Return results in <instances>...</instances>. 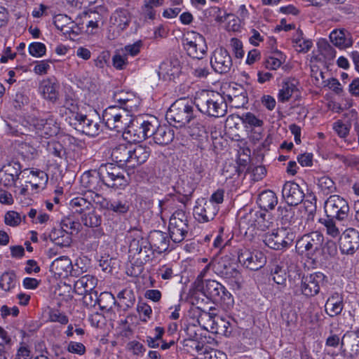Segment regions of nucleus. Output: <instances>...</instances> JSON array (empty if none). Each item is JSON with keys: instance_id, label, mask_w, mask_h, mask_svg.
<instances>
[{"instance_id": "79ce46f5", "label": "nucleus", "mask_w": 359, "mask_h": 359, "mask_svg": "<svg viewBox=\"0 0 359 359\" xmlns=\"http://www.w3.org/2000/svg\"><path fill=\"white\" fill-rule=\"evenodd\" d=\"M316 184L320 191L325 195L337 191L335 183L329 176L324 175L316 178Z\"/></svg>"}, {"instance_id": "cd10ccee", "label": "nucleus", "mask_w": 359, "mask_h": 359, "mask_svg": "<svg viewBox=\"0 0 359 359\" xmlns=\"http://www.w3.org/2000/svg\"><path fill=\"white\" fill-rule=\"evenodd\" d=\"M131 152V144H121L116 146L111 151V158L120 167L128 168L129 154Z\"/></svg>"}, {"instance_id": "dca6fc26", "label": "nucleus", "mask_w": 359, "mask_h": 359, "mask_svg": "<svg viewBox=\"0 0 359 359\" xmlns=\"http://www.w3.org/2000/svg\"><path fill=\"white\" fill-rule=\"evenodd\" d=\"M210 65L216 72L222 74L230 72L233 62L229 53L226 49L219 48L213 52Z\"/></svg>"}, {"instance_id": "f8f14e48", "label": "nucleus", "mask_w": 359, "mask_h": 359, "mask_svg": "<svg viewBox=\"0 0 359 359\" xmlns=\"http://www.w3.org/2000/svg\"><path fill=\"white\" fill-rule=\"evenodd\" d=\"M326 216L339 221L347 219L349 212L348 202L339 195H331L325 202Z\"/></svg>"}, {"instance_id": "72a5a7b5", "label": "nucleus", "mask_w": 359, "mask_h": 359, "mask_svg": "<svg viewBox=\"0 0 359 359\" xmlns=\"http://www.w3.org/2000/svg\"><path fill=\"white\" fill-rule=\"evenodd\" d=\"M296 205H288L279 206L278 208V218L280 220L283 225L289 226L295 224L297 218L295 217Z\"/></svg>"}, {"instance_id": "f3484780", "label": "nucleus", "mask_w": 359, "mask_h": 359, "mask_svg": "<svg viewBox=\"0 0 359 359\" xmlns=\"http://www.w3.org/2000/svg\"><path fill=\"white\" fill-rule=\"evenodd\" d=\"M183 41L184 48L190 57L200 60L206 53L208 48L205 39L201 34H194L191 39L186 38Z\"/></svg>"}, {"instance_id": "f704fd0d", "label": "nucleus", "mask_w": 359, "mask_h": 359, "mask_svg": "<svg viewBox=\"0 0 359 359\" xmlns=\"http://www.w3.org/2000/svg\"><path fill=\"white\" fill-rule=\"evenodd\" d=\"M325 308V312L330 317L339 315L344 308L342 297L337 293L334 294L327 300Z\"/></svg>"}, {"instance_id": "a19ab883", "label": "nucleus", "mask_w": 359, "mask_h": 359, "mask_svg": "<svg viewBox=\"0 0 359 359\" xmlns=\"http://www.w3.org/2000/svg\"><path fill=\"white\" fill-rule=\"evenodd\" d=\"M114 98L115 101L121 104L119 107H122L128 111H133L136 107L134 95L130 93H124L123 92L116 93Z\"/></svg>"}, {"instance_id": "69168bd1", "label": "nucleus", "mask_w": 359, "mask_h": 359, "mask_svg": "<svg viewBox=\"0 0 359 359\" xmlns=\"http://www.w3.org/2000/svg\"><path fill=\"white\" fill-rule=\"evenodd\" d=\"M48 150L51 154L60 158L65 154V149L59 142H50L48 145Z\"/></svg>"}, {"instance_id": "09e8293b", "label": "nucleus", "mask_w": 359, "mask_h": 359, "mask_svg": "<svg viewBox=\"0 0 359 359\" xmlns=\"http://www.w3.org/2000/svg\"><path fill=\"white\" fill-rule=\"evenodd\" d=\"M195 67H192L193 75L198 79H205L210 74L208 62L197 60Z\"/></svg>"}, {"instance_id": "58836bf2", "label": "nucleus", "mask_w": 359, "mask_h": 359, "mask_svg": "<svg viewBox=\"0 0 359 359\" xmlns=\"http://www.w3.org/2000/svg\"><path fill=\"white\" fill-rule=\"evenodd\" d=\"M53 23L55 27L60 30L64 34L74 32V22L67 15L59 14L54 17Z\"/></svg>"}, {"instance_id": "39448f33", "label": "nucleus", "mask_w": 359, "mask_h": 359, "mask_svg": "<svg viewBox=\"0 0 359 359\" xmlns=\"http://www.w3.org/2000/svg\"><path fill=\"white\" fill-rule=\"evenodd\" d=\"M194 107L185 98L176 100L166 112L168 123L175 128H182L194 118Z\"/></svg>"}, {"instance_id": "7ed1b4c3", "label": "nucleus", "mask_w": 359, "mask_h": 359, "mask_svg": "<svg viewBox=\"0 0 359 359\" xmlns=\"http://www.w3.org/2000/svg\"><path fill=\"white\" fill-rule=\"evenodd\" d=\"M288 270V280L292 285H295L297 280H300V293L306 297L310 298L317 295L320 287L326 283V276L321 272H315L306 276H301L300 270L297 269L295 265L292 264Z\"/></svg>"}, {"instance_id": "6ab92c4d", "label": "nucleus", "mask_w": 359, "mask_h": 359, "mask_svg": "<svg viewBox=\"0 0 359 359\" xmlns=\"http://www.w3.org/2000/svg\"><path fill=\"white\" fill-rule=\"evenodd\" d=\"M32 122L36 133L41 137H52L59 132V126L51 115L47 118H34Z\"/></svg>"}, {"instance_id": "7c9ffc66", "label": "nucleus", "mask_w": 359, "mask_h": 359, "mask_svg": "<svg viewBox=\"0 0 359 359\" xmlns=\"http://www.w3.org/2000/svg\"><path fill=\"white\" fill-rule=\"evenodd\" d=\"M344 346L349 349V358H356L359 355V332L345 334L341 341V347Z\"/></svg>"}, {"instance_id": "6e6552de", "label": "nucleus", "mask_w": 359, "mask_h": 359, "mask_svg": "<svg viewBox=\"0 0 359 359\" xmlns=\"http://www.w3.org/2000/svg\"><path fill=\"white\" fill-rule=\"evenodd\" d=\"M129 112L122 107L110 106L104 111L102 118L108 128L123 133L130 122Z\"/></svg>"}, {"instance_id": "4468645a", "label": "nucleus", "mask_w": 359, "mask_h": 359, "mask_svg": "<svg viewBox=\"0 0 359 359\" xmlns=\"http://www.w3.org/2000/svg\"><path fill=\"white\" fill-rule=\"evenodd\" d=\"M212 265L214 272L224 278H237L240 275L232 259L228 255L214 257L212 259Z\"/></svg>"}, {"instance_id": "603ef678", "label": "nucleus", "mask_w": 359, "mask_h": 359, "mask_svg": "<svg viewBox=\"0 0 359 359\" xmlns=\"http://www.w3.org/2000/svg\"><path fill=\"white\" fill-rule=\"evenodd\" d=\"M114 21L121 29H124L129 25L130 18L127 11L121 10L116 12Z\"/></svg>"}, {"instance_id": "20e7f679", "label": "nucleus", "mask_w": 359, "mask_h": 359, "mask_svg": "<svg viewBox=\"0 0 359 359\" xmlns=\"http://www.w3.org/2000/svg\"><path fill=\"white\" fill-rule=\"evenodd\" d=\"M194 286L196 290L203 292L214 303L224 304L228 306L233 303L231 293L218 281L207 280L204 283L203 280H198L194 282Z\"/></svg>"}, {"instance_id": "a211bd4d", "label": "nucleus", "mask_w": 359, "mask_h": 359, "mask_svg": "<svg viewBox=\"0 0 359 359\" xmlns=\"http://www.w3.org/2000/svg\"><path fill=\"white\" fill-rule=\"evenodd\" d=\"M339 248L343 254L353 255L359 248V233L355 229H346L340 236Z\"/></svg>"}, {"instance_id": "bb28decb", "label": "nucleus", "mask_w": 359, "mask_h": 359, "mask_svg": "<svg viewBox=\"0 0 359 359\" xmlns=\"http://www.w3.org/2000/svg\"><path fill=\"white\" fill-rule=\"evenodd\" d=\"M231 94L228 95V100L231 107L235 108L243 107L248 102L247 90L242 85L235 84Z\"/></svg>"}, {"instance_id": "f03ea898", "label": "nucleus", "mask_w": 359, "mask_h": 359, "mask_svg": "<svg viewBox=\"0 0 359 359\" xmlns=\"http://www.w3.org/2000/svg\"><path fill=\"white\" fill-rule=\"evenodd\" d=\"M194 104L203 114L215 118L222 117L227 113L225 98L219 93L202 90L196 93Z\"/></svg>"}, {"instance_id": "c756f323", "label": "nucleus", "mask_w": 359, "mask_h": 359, "mask_svg": "<svg viewBox=\"0 0 359 359\" xmlns=\"http://www.w3.org/2000/svg\"><path fill=\"white\" fill-rule=\"evenodd\" d=\"M97 284V279L95 276H83L74 283V292L79 295H83L95 290Z\"/></svg>"}, {"instance_id": "e2e57ef3", "label": "nucleus", "mask_w": 359, "mask_h": 359, "mask_svg": "<svg viewBox=\"0 0 359 359\" xmlns=\"http://www.w3.org/2000/svg\"><path fill=\"white\" fill-rule=\"evenodd\" d=\"M83 302L88 308L95 307L97 304L99 296L97 292L93 290L83 294Z\"/></svg>"}, {"instance_id": "864d4df0", "label": "nucleus", "mask_w": 359, "mask_h": 359, "mask_svg": "<svg viewBox=\"0 0 359 359\" xmlns=\"http://www.w3.org/2000/svg\"><path fill=\"white\" fill-rule=\"evenodd\" d=\"M241 119L245 124H248L251 127H262L264 121L258 118L254 114L247 112L242 114Z\"/></svg>"}, {"instance_id": "a878e982", "label": "nucleus", "mask_w": 359, "mask_h": 359, "mask_svg": "<svg viewBox=\"0 0 359 359\" xmlns=\"http://www.w3.org/2000/svg\"><path fill=\"white\" fill-rule=\"evenodd\" d=\"M330 39L340 49L348 48L353 44L351 34L345 29L333 30L330 34Z\"/></svg>"}, {"instance_id": "de8ad7c7", "label": "nucleus", "mask_w": 359, "mask_h": 359, "mask_svg": "<svg viewBox=\"0 0 359 359\" xmlns=\"http://www.w3.org/2000/svg\"><path fill=\"white\" fill-rule=\"evenodd\" d=\"M16 276L13 271L5 272L0 279V287L6 291L10 290L15 285Z\"/></svg>"}, {"instance_id": "bf43d9fd", "label": "nucleus", "mask_w": 359, "mask_h": 359, "mask_svg": "<svg viewBox=\"0 0 359 359\" xmlns=\"http://www.w3.org/2000/svg\"><path fill=\"white\" fill-rule=\"evenodd\" d=\"M112 63L116 69H124L128 64V57L118 50L112 57Z\"/></svg>"}, {"instance_id": "9b49d317", "label": "nucleus", "mask_w": 359, "mask_h": 359, "mask_svg": "<svg viewBox=\"0 0 359 359\" xmlns=\"http://www.w3.org/2000/svg\"><path fill=\"white\" fill-rule=\"evenodd\" d=\"M324 242L323 235L318 231L304 234L296 243V250L308 257H312L322 250Z\"/></svg>"}, {"instance_id": "473e14b6", "label": "nucleus", "mask_w": 359, "mask_h": 359, "mask_svg": "<svg viewBox=\"0 0 359 359\" xmlns=\"http://www.w3.org/2000/svg\"><path fill=\"white\" fill-rule=\"evenodd\" d=\"M83 18L81 25H86L87 28L86 32H88V29L91 28V33H93V30L94 29L101 27L104 23V17L101 13L96 11H90L85 13Z\"/></svg>"}, {"instance_id": "4d7b16f0", "label": "nucleus", "mask_w": 359, "mask_h": 359, "mask_svg": "<svg viewBox=\"0 0 359 359\" xmlns=\"http://www.w3.org/2000/svg\"><path fill=\"white\" fill-rule=\"evenodd\" d=\"M62 229H67L71 235L74 233H78L81 230V225L79 222L72 220L70 218H65L61 222Z\"/></svg>"}, {"instance_id": "9d476101", "label": "nucleus", "mask_w": 359, "mask_h": 359, "mask_svg": "<svg viewBox=\"0 0 359 359\" xmlns=\"http://www.w3.org/2000/svg\"><path fill=\"white\" fill-rule=\"evenodd\" d=\"M295 237V233L291 229L282 227L271 233H266L264 236L263 241L269 248L281 250L291 246Z\"/></svg>"}, {"instance_id": "393cba45", "label": "nucleus", "mask_w": 359, "mask_h": 359, "mask_svg": "<svg viewBox=\"0 0 359 359\" xmlns=\"http://www.w3.org/2000/svg\"><path fill=\"white\" fill-rule=\"evenodd\" d=\"M75 119L79 122V126L82 129L83 133L89 136H96L101 130V123L100 121H93L87 116L77 114Z\"/></svg>"}, {"instance_id": "aec40b11", "label": "nucleus", "mask_w": 359, "mask_h": 359, "mask_svg": "<svg viewBox=\"0 0 359 359\" xmlns=\"http://www.w3.org/2000/svg\"><path fill=\"white\" fill-rule=\"evenodd\" d=\"M241 222L247 223L263 231L272 227L273 224L270 215L262 212H250L241 218Z\"/></svg>"}, {"instance_id": "e433bc0d", "label": "nucleus", "mask_w": 359, "mask_h": 359, "mask_svg": "<svg viewBox=\"0 0 359 359\" xmlns=\"http://www.w3.org/2000/svg\"><path fill=\"white\" fill-rule=\"evenodd\" d=\"M277 203L278 198L273 191L265 190L259 195L258 204L264 210H273Z\"/></svg>"}, {"instance_id": "c03bdc74", "label": "nucleus", "mask_w": 359, "mask_h": 359, "mask_svg": "<svg viewBox=\"0 0 359 359\" xmlns=\"http://www.w3.org/2000/svg\"><path fill=\"white\" fill-rule=\"evenodd\" d=\"M81 219L85 226L90 228L97 227L102 224V216L94 208L83 214Z\"/></svg>"}, {"instance_id": "c9c22d12", "label": "nucleus", "mask_w": 359, "mask_h": 359, "mask_svg": "<svg viewBox=\"0 0 359 359\" xmlns=\"http://www.w3.org/2000/svg\"><path fill=\"white\" fill-rule=\"evenodd\" d=\"M69 208L74 213L83 215L88 211L93 209L91 201L84 197H76L69 202Z\"/></svg>"}, {"instance_id": "3c124183", "label": "nucleus", "mask_w": 359, "mask_h": 359, "mask_svg": "<svg viewBox=\"0 0 359 359\" xmlns=\"http://www.w3.org/2000/svg\"><path fill=\"white\" fill-rule=\"evenodd\" d=\"M112 303H115V299L111 293L107 292L100 293L97 302L100 310H109Z\"/></svg>"}, {"instance_id": "b1692460", "label": "nucleus", "mask_w": 359, "mask_h": 359, "mask_svg": "<svg viewBox=\"0 0 359 359\" xmlns=\"http://www.w3.org/2000/svg\"><path fill=\"white\" fill-rule=\"evenodd\" d=\"M128 159V168H135L147 161L149 155V147L142 145H131V152Z\"/></svg>"}, {"instance_id": "2eb2a0df", "label": "nucleus", "mask_w": 359, "mask_h": 359, "mask_svg": "<svg viewBox=\"0 0 359 359\" xmlns=\"http://www.w3.org/2000/svg\"><path fill=\"white\" fill-rule=\"evenodd\" d=\"M219 207L212 201L204 198L198 199L194 208V215L199 222H207L212 220L218 212Z\"/></svg>"}, {"instance_id": "338daca9", "label": "nucleus", "mask_w": 359, "mask_h": 359, "mask_svg": "<svg viewBox=\"0 0 359 359\" xmlns=\"http://www.w3.org/2000/svg\"><path fill=\"white\" fill-rule=\"evenodd\" d=\"M230 46L233 52L235 57L237 58H243L244 56V50L243 43L237 38H232L230 41Z\"/></svg>"}, {"instance_id": "a18cd8bd", "label": "nucleus", "mask_w": 359, "mask_h": 359, "mask_svg": "<svg viewBox=\"0 0 359 359\" xmlns=\"http://www.w3.org/2000/svg\"><path fill=\"white\" fill-rule=\"evenodd\" d=\"M334 219L326 216V217L319 219V222L324 226L327 234L332 238H337L340 235V230L337 226Z\"/></svg>"}, {"instance_id": "5fc2aeb1", "label": "nucleus", "mask_w": 359, "mask_h": 359, "mask_svg": "<svg viewBox=\"0 0 359 359\" xmlns=\"http://www.w3.org/2000/svg\"><path fill=\"white\" fill-rule=\"evenodd\" d=\"M272 276L274 282L278 285H284L288 278L285 269L279 265H276L272 270Z\"/></svg>"}, {"instance_id": "412c9836", "label": "nucleus", "mask_w": 359, "mask_h": 359, "mask_svg": "<svg viewBox=\"0 0 359 359\" xmlns=\"http://www.w3.org/2000/svg\"><path fill=\"white\" fill-rule=\"evenodd\" d=\"M282 196L286 203L297 206L303 201L305 194L297 183L286 182L283 187Z\"/></svg>"}, {"instance_id": "4be33fe9", "label": "nucleus", "mask_w": 359, "mask_h": 359, "mask_svg": "<svg viewBox=\"0 0 359 359\" xmlns=\"http://www.w3.org/2000/svg\"><path fill=\"white\" fill-rule=\"evenodd\" d=\"M147 238L154 252H156L158 254H161L165 252L169 248L170 238V236L165 232L158 230L152 231Z\"/></svg>"}, {"instance_id": "0e129e2a", "label": "nucleus", "mask_w": 359, "mask_h": 359, "mask_svg": "<svg viewBox=\"0 0 359 359\" xmlns=\"http://www.w3.org/2000/svg\"><path fill=\"white\" fill-rule=\"evenodd\" d=\"M46 46L40 42H33L29 46V53L34 57H41L46 53Z\"/></svg>"}, {"instance_id": "37998d69", "label": "nucleus", "mask_w": 359, "mask_h": 359, "mask_svg": "<svg viewBox=\"0 0 359 359\" xmlns=\"http://www.w3.org/2000/svg\"><path fill=\"white\" fill-rule=\"evenodd\" d=\"M210 318H212V316H209ZM213 325L212 328L216 329V332L224 336H229L232 332V328L231 323L219 316L213 317Z\"/></svg>"}, {"instance_id": "6e6d98bb", "label": "nucleus", "mask_w": 359, "mask_h": 359, "mask_svg": "<svg viewBox=\"0 0 359 359\" xmlns=\"http://www.w3.org/2000/svg\"><path fill=\"white\" fill-rule=\"evenodd\" d=\"M142 41L141 40H139L133 44L126 46L123 48H121L120 51L122 53H123L127 57L128 55L134 57L140 53V49L142 47Z\"/></svg>"}, {"instance_id": "8fccbe9b", "label": "nucleus", "mask_w": 359, "mask_h": 359, "mask_svg": "<svg viewBox=\"0 0 359 359\" xmlns=\"http://www.w3.org/2000/svg\"><path fill=\"white\" fill-rule=\"evenodd\" d=\"M130 208V205L126 201L112 200L109 201L107 210H111L118 214H125Z\"/></svg>"}, {"instance_id": "c85d7f7f", "label": "nucleus", "mask_w": 359, "mask_h": 359, "mask_svg": "<svg viewBox=\"0 0 359 359\" xmlns=\"http://www.w3.org/2000/svg\"><path fill=\"white\" fill-rule=\"evenodd\" d=\"M50 271L59 276H67L72 272V264L67 256H61L55 259L51 264Z\"/></svg>"}, {"instance_id": "f257e3e1", "label": "nucleus", "mask_w": 359, "mask_h": 359, "mask_svg": "<svg viewBox=\"0 0 359 359\" xmlns=\"http://www.w3.org/2000/svg\"><path fill=\"white\" fill-rule=\"evenodd\" d=\"M127 238L129 242L130 262L142 271L143 265L151 261L154 252L150 246L148 239L143 236L141 231L134 229L128 231Z\"/></svg>"}, {"instance_id": "680f3d73", "label": "nucleus", "mask_w": 359, "mask_h": 359, "mask_svg": "<svg viewBox=\"0 0 359 359\" xmlns=\"http://www.w3.org/2000/svg\"><path fill=\"white\" fill-rule=\"evenodd\" d=\"M98 177L93 175H91L90 172L83 173L81 177V182L83 186L89 190L96 189Z\"/></svg>"}, {"instance_id": "ea45409f", "label": "nucleus", "mask_w": 359, "mask_h": 359, "mask_svg": "<svg viewBox=\"0 0 359 359\" xmlns=\"http://www.w3.org/2000/svg\"><path fill=\"white\" fill-rule=\"evenodd\" d=\"M296 84L297 81L294 79L283 81L282 88L278 93V100L281 102H287L292 97L293 93L297 90Z\"/></svg>"}, {"instance_id": "49530a36", "label": "nucleus", "mask_w": 359, "mask_h": 359, "mask_svg": "<svg viewBox=\"0 0 359 359\" xmlns=\"http://www.w3.org/2000/svg\"><path fill=\"white\" fill-rule=\"evenodd\" d=\"M317 45L320 54L326 60H330L335 57L336 51L326 39H320Z\"/></svg>"}, {"instance_id": "423d86ee", "label": "nucleus", "mask_w": 359, "mask_h": 359, "mask_svg": "<svg viewBox=\"0 0 359 359\" xmlns=\"http://www.w3.org/2000/svg\"><path fill=\"white\" fill-rule=\"evenodd\" d=\"M97 175L102 183L109 188L122 189L128 184V175L126 172L113 163L102 164Z\"/></svg>"}, {"instance_id": "5701e85b", "label": "nucleus", "mask_w": 359, "mask_h": 359, "mask_svg": "<svg viewBox=\"0 0 359 359\" xmlns=\"http://www.w3.org/2000/svg\"><path fill=\"white\" fill-rule=\"evenodd\" d=\"M154 125V134H151L155 143L165 146L169 144L174 139V131L166 126H158V122L153 119Z\"/></svg>"}, {"instance_id": "774afa93", "label": "nucleus", "mask_w": 359, "mask_h": 359, "mask_svg": "<svg viewBox=\"0 0 359 359\" xmlns=\"http://www.w3.org/2000/svg\"><path fill=\"white\" fill-rule=\"evenodd\" d=\"M5 223L11 226H18L21 221L20 215L15 211H8L4 217Z\"/></svg>"}, {"instance_id": "1a4fd4ad", "label": "nucleus", "mask_w": 359, "mask_h": 359, "mask_svg": "<svg viewBox=\"0 0 359 359\" xmlns=\"http://www.w3.org/2000/svg\"><path fill=\"white\" fill-rule=\"evenodd\" d=\"M188 217L182 210H177L171 215L168 231L170 239L174 243H180L185 239L189 231Z\"/></svg>"}, {"instance_id": "052dcab7", "label": "nucleus", "mask_w": 359, "mask_h": 359, "mask_svg": "<svg viewBox=\"0 0 359 359\" xmlns=\"http://www.w3.org/2000/svg\"><path fill=\"white\" fill-rule=\"evenodd\" d=\"M177 193L180 194L176 195L175 200L180 203L187 205V203L191 200L192 194L194 193V189L190 187L189 189L185 190L184 188L181 189L179 186L177 187Z\"/></svg>"}, {"instance_id": "ddd939ff", "label": "nucleus", "mask_w": 359, "mask_h": 359, "mask_svg": "<svg viewBox=\"0 0 359 359\" xmlns=\"http://www.w3.org/2000/svg\"><path fill=\"white\" fill-rule=\"evenodd\" d=\"M238 260L245 268L252 271L262 269L266 263V257L262 251L245 248L238 250Z\"/></svg>"}, {"instance_id": "4c0bfd02", "label": "nucleus", "mask_w": 359, "mask_h": 359, "mask_svg": "<svg viewBox=\"0 0 359 359\" xmlns=\"http://www.w3.org/2000/svg\"><path fill=\"white\" fill-rule=\"evenodd\" d=\"M117 297L119 300L118 305L124 311L133 308L136 302L135 294L131 289L123 290L117 294Z\"/></svg>"}, {"instance_id": "2f4dec72", "label": "nucleus", "mask_w": 359, "mask_h": 359, "mask_svg": "<svg viewBox=\"0 0 359 359\" xmlns=\"http://www.w3.org/2000/svg\"><path fill=\"white\" fill-rule=\"evenodd\" d=\"M57 83L50 79L43 80L39 84V90L43 98L51 102H55L58 98Z\"/></svg>"}, {"instance_id": "0eeeda50", "label": "nucleus", "mask_w": 359, "mask_h": 359, "mask_svg": "<svg viewBox=\"0 0 359 359\" xmlns=\"http://www.w3.org/2000/svg\"><path fill=\"white\" fill-rule=\"evenodd\" d=\"M153 118L151 120L133 119L123 132V137L128 142H141L154 134Z\"/></svg>"}, {"instance_id": "13d9d810", "label": "nucleus", "mask_w": 359, "mask_h": 359, "mask_svg": "<svg viewBox=\"0 0 359 359\" xmlns=\"http://www.w3.org/2000/svg\"><path fill=\"white\" fill-rule=\"evenodd\" d=\"M2 169L4 172L13 176L17 180L21 173V165L18 161H13L6 165H4Z\"/></svg>"}]
</instances>
